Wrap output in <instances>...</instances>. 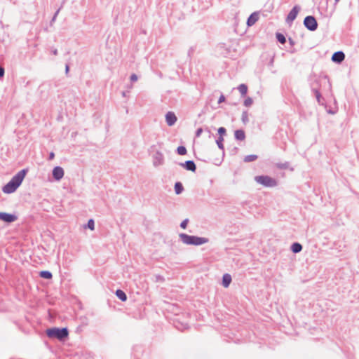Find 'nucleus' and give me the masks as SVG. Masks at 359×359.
I'll return each mask as SVG.
<instances>
[{
	"instance_id": "obj_1",
	"label": "nucleus",
	"mask_w": 359,
	"mask_h": 359,
	"mask_svg": "<svg viewBox=\"0 0 359 359\" xmlns=\"http://www.w3.org/2000/svg\"><path fill=\"white\" fill-rule=\"evenodd\" d=\"M29 171L28 168H24L15 174L11 180L2 187L4 194H12L21 185L24 178Z\"/></svg>"
},
{
	"instance_id": "obj_2",
	"label": "nucleus",
	"mask_w": 359,
	"mask_h": 359,
	"mask_svg": "<svg viewBox=\"0 0 359 359\" xmlns=\"http://www.w3.org/2000/svg\"><path fill=\"white\" fill-rule=\"evenodd\" d=\"M46 334L49 339L65 341L69 337V330L67 327H53L48 328Z\"/></svg>"
},
{
	"instance_id": "obj_3",
	"label": "nucleus",
	"mask_w": 359,
	"mask_h": 359,
	"mask_svg": "<svg viewBox=\"0 0 359 359\" xmlns=\"http://www.w3.org/2000/svg\"><path fill=\"white\" fill-rule=\"evenodd\" d=\"M179 237L183 243L189 245H201L208 243L209 241L208 238H207L199 237L197 236H191L184 233H180Z\"/></svg>"
},
{
	"instance_id": "obj_4",
	"label": "nucleus",
	"mask_w": 359,
	"mask_h": 359,
	"mask_svg": "<svg viewBox=\"0 0 359 359\" xmlns=\"http://www.w3.org/2000/svg\"><path fill=\"white\" fill-rule=\"evenodd\" d=\"M255 180L257 183L266 187H274L278 184L276 180L269 175L255 176Z\"/></svg>"
},
{
	"instance_id": "obj_5",
	"label": "nucleus",
	"mask_w": 359,
	"mask_h": 359,
	"mask_svg": "<svg viewBox=\"0 0 359 359\" xmlns=\"http://www.w3.org/2000/svg\"><path fill=\"white\" fill-rule=\"evenodd\" d=\"M303 24L304 27L311 32H314L318 29V22L316 18L313 15H308L305 17Z\"/></svg>"
},
{
	"instance_id": "obj_6",
	"label": "nucleus",
	"mask_w": 359,
	"mask_h": 359,
	"mask_svg": "<svg viewBox=\"0 0 359 359\" xmlns=\"http://www.w3.org/2000/svg\"><path fill=\"white\" fill-rule=\"evenodd\" d=\"M17 219L18 217L15 214L0 212V220L6 223L10 224L15 222Z\"/></svg>"
},
{
	"instance_id": "obj_7",
	"label": "nucleus",
	"mask_w": 359,
	"mask_h": 359,
	"mask_svg": "<svg viewBox=\"0 0 359 359\" xmlns=\"http://www.w3.org/2000/svg\"><path fill=\"white\" fill-rule=\"evenodd\" d=\"M300 10H301V7L299 5H295L289 12V13L286 18V22L287 23L292 22L296 19Z\"/></svg>"
},
{
	"instance_id": "obj_8",
	"label": "nucleus",
	"mask_w": 359,
	"mask_h": 359,
	"mask_svg": "<svg viewBox=\"0 0 359 359\" xmlns=\"http://www.w3.org/2000/svg\"><path fill=\"white\" fill-rule=\"evenodd\" d=\"M309 81V86L313 92L319 90V88L320 86V79L316 75L311 76Z\"/></svg>"
},
{
	"instance_id": "obj_9",
	"label": "nucleus",
	"mask_w": 359,
	"mask_h": 359,
	"mask_svg": "<svg viewBox=\"0 0 359 359\" xmlns=\"http://www.w3.org/2000/svg\"><path fill=\"white\" fill-rule=\"evenodd\" d=\"M164 163V156L163 154L157 151L153 156V165L154 167H158Z\"/></svg>"
},
{
	"instance_id": "obj_10",
	"label": "nucleus",
	"mask_w": 359,
	"mask_h": 359,
	"mask_svg": "<svg viewBox=\"0 0 359 359\" xmlns=\"http://www.w3.org/2000/svg\"><path fill=\"white\" fill-rule=\"evenodd\" d=\"M65 172L62 167L55 166L52 171V175L54 180L60 181L64 176Z\"/></svg>"
},
{
	"instance_id": "obj_11",
	"label": "nucleus",
	"mask_w": 359,
	"mask_h": 359,
	"mask_svg": "<svg viewBox=\"0 0 359 359\" xmlns=\"http://www.w3.org/2000/svg\"><path fill=\"white\" fill-rule=\"evenodd\" d=\"M179 165L189 171L195 172L196 170V163L192 160H188L184 163H180Z\"/></svg>"
},
{
	"instance_id": "obj_12",
	"label": "nucleus",
	"mask_w": 359,
	"mask_h": 359,
	"mask_svg": "<svg viewBox=\"0 0 359 359\" xmlns=\"http://www.w3.org/2000/svg\"><path fill=\"white\" fill-rule=\"evenodd\" d=\"M345 59V54L343 51H337L332 55V60L337 64L341 63Z\"/></svg>"
},
{
	"instance_id": "obj_13",
	"label": "nucleus",
	"mask_w": 359,
	"mask_h": 359,
	"mask_svg": "<svg viewBox=\"0 0 359 359\" xmlns=\"http://www.w3.org/2000/svg\"><path fill=\"white\" fill-rule=\"evenodd\" d=\"M177 118L172 111H168L165 114V121L168 126H172L176 123Z\"/></svg>"
},
{
	"instance_id": "obj_14",
	"label": "nucleus",
	"mask_w": 359,
	"mask_h": 359,
	"mask_svg": "<svg viewBox=\"0 0 359 359\" xmlns=\"http://www.w3.org/2000/svg\"><path fill=\"white\" fill-rule=\"evenodd\" d=\"M259 20V13L254 12L250 15L247 20V25L248 27H251L255 24V22Z\"/></svg>"
},
{
	"instance_id": "obj_15",
	"label": "nucleus",
	"mask_w": 359,
	"mask_h": 359,
	"mask_svg": "<svg viewBox=\"0 0 359 359\" xmlns=\"http://www.w3.org/2000/svg\"><path fill=\"white\" fill-rule=\"evenodd\" d=\"M232 280L231 276L229 273H225L222 276V285L224 287H228Z\"/></svg>"
},
{
	"instance_id": "obj_16",
	"label": "nucleus",
	"mask_w": 359,
	"mask_h": 359,
	"mask_svg": "<svg viewBox=\"0 0 359 359\" xmlns=\"http://www.w3.org/2000/svg\"><path fill=\"white\" fill-rule=\"evenodd\" d=\"M236 140L243 141L245 138V131L242 129L236 130L234 133Z\"/></svg>"
},
{
	"instance_id": "obj_17",
	"label": "nucleus",
	"mask_w": 359,
	"mask_h": 359,
	"mask_svg": "<svg viewBox=\"0 0 359 359\" xmlns=\"http://www.w3.org/2000/svg\"><path fill=\"white\" fill-rule=\"evenodd\" d=\"M293 253H299L302 250V245L297 242L293 243L290 247Z\"/></svg>"
},
{
	"instance_id": "obj_18",
	"label": "nucleus",
	"mask_w": 359,
	"mask_h": 359,
	"mask_svg": "<svg viewBox=\"0 0 359 359\" xmlns=\"http://www.w3.org/2000/svg\"><path fill=\"white\" fill-rule=\"evenodd\" d=\"M115 294L116 297L122 302H126L127 300V295L123 290L118 289L116 290Z\"/></svg>"
},
{
	"instance_id": "obj_19",
	"label": "nucleus",
	"mask_w": 359,
	"mask_h": 359,
	"mask_svg": "<svg viewBox=\"0 0 359 359\" xmlns=\"http://www.w3.org/2000/svg\"><path fill=\"white\" fill-rule=\"evenodd\" d=\"M175 192L177 195H180L184 191V187L180 182H177L174 186Z\"/></svg>"
},
{
	"instance_id": "obj_20",
	"label": "nucleus",
	"mask_w": 359,
	"mask_h": 359,
	"mask_svg": "<svg viewBox=\"0 0 359 359\" xmlns=\"http://www.w3.org/2000/svg\"><path fill=\"white\" fill-rule=\"evenodd\" d=\"M39 276L42 278L50 280L53 278V274L49 271H41L39 272Z\"/></svg>"
},
{
	"instance_id": "obj_21",
	"label": "nucleus",
	"mask_w": 359,
	"mask_h": 359,
	"mask_svg": "<svg viewBox=\"0 0 359 359\" xmlns=\"http://www.w3.org/2000/svg\"><path fill=\"white\" fill-rule=\"evenodd\" d=\"M238 89L241 94V96L244 97L248 93V86L246 84L242 83L238 86Z\"/></svg>"
},
{
	"instance_id": "obj_22",
	"label": "nucleus",
	"mask_w": 359,
	"mask_h": 359,
	"mask_svg": "<svg viewBox=\"0 0 359 359\" xmlns=\"http://www.w3.org/2000/svg\"><path fill=\"white\" fill-rule=\"evenodd\" d=\"M276 39L277 41L281 43V44H284L286 42V38L285 36V35L282 33H280V32H277L276 34Z\"/></svg>"
},
{
	"instance_id": "obj_23",
	"label": "nucleus",
	"mask_w": 359,
	"mask_h": 359,
	"mask_svg": "<svg viewBox=\"0 0 359 359\" xmlns=\"http://www.w3.org/2000/svg\"><path fill=\"white\" fill-rule=\"evenodd\" d=\"M258 158V156L255 154H250L244 157V162L249 163L256 161Z\"/></svg>"
},
{
	"instance_id": "obj_24",
	"label": "nucleus",
	"mask_w": 359,
	"mask_h": 359,
	"mask_svg": "<svg viewBox=\"0 0 359 359\" xmlns=\"http://www.w3.org/2000/svg\"><path fill=\"white\" fill-rule=\"evenodd\" d=\"M223 142H224V138L222 137H219L217 140H216V143L218 146V148L221 150H222L223 151V155H224V144H223Z\"/></svg>"
},
{
	"instance_id": "obj_25",
	"label": "nucleus",
	"mask_w": 359,
	"mask_h": 359,
	"mask_svg": "<svg viewBox=\"0 0 359 359\" xmlns=\"http://www.w3.org/2000/svg\"><path fill=\"white\" fill-rule=\"evenodd\" d=\"M187 151L184 146H179L177 148V153L179 155H181V156L185 155V154H187Z\"/></svg>"
},
{
	"instance_id": "obj_26",
	"label": "nucleus",
	"mask_w": 359,
	"mask_h": 359,
	"mask_svg": "<svg viewBox=\"0 0 359 359\" xmlns=\"http://www.w3.org/2000/svg\"><path fill=\"white\" fill-rule=\"evenodd\" d=\"M241 120H242V122H243L244 124H246L247 123H248L249 119H248V111H244L242 113Z\"/></svg>"
},
{
	"instance_id": "obj_27",
	"label": "nucleus",
	"mask_w": 359,
	"mask_h": 359,
	"mask_svg": "<svg viewBox=\"0 0 359 359\" xmlns=\"http://www.w3.org/2000/svg\"><path fill=\"white\" fill-rule=\"evenodd\" d=\"M86 227L89 229H90V230H94V229H95V222H94V220L93 219H88Z\"/></svg>"
},
{
	"instance_id": "obj_28",
	"label": "nucleus",
	"mask_w": 359,
	"mask_h": 359,
	"mask_svg": "<svg viewBox=\"0 0 359 359\" xmlns=\"http://www.w3.org/2000/svg\"><path fill=\"white\" fill-rule=\"evenodd\" d=\"M276 167L279 169H287L289 167V163L285 162V163H280L276 164Z\"/></svg>"
},
{
	"instance_id": "obj_29",
	"label": "nucleus",
	"mask_w": 359,
	"mask_h": 359,
	"mask_svg": "<svg viewBox=\"0 0 359 359\" xmlns=\"http://www.w3.org/2000/svg\"><path fill=\"white\" fill-rule=\"evenodd\" d=\"M313 93L315 94L316 98L317 100V102L320 104H322L321 100L323 99L321 94L319 90L313 91Z\"/></svg>"
},
{
	"instance_id": "obj_30",
	"label": "nucleus",
	"mask_w": 359,
	"mask_h": 359,
	"mask_svg": "<svg viewBox=\"0 0 359 359\" xmlns=\"http://www.w3.org/2000/svg\"><path fill=\"white\" fill-rule=\"evenodd\" d=\"M219 137H222L226 135V130L224 127H220L217 130Z\"/></svg>"
},
{
	"instance_id": "obj_31",
	"label": "nucleus",
	"mask_w": 359,
	"mask_h": 359,
	"mask_svg": "<svg viewBox=\"0 0 359 359\" xmlns=\"http://www.w3.org/2000/svg\"><path fill=\"white\" fill-rule=\"evenodd\" d=\"M253 102V100L251 97H248L245 100H244V102H243V104L245 106V107H250L252 105Z\"/></svg>"
},
{
	"instance_id": "obj_32",
	"label": "nucleus",
	"mask_w": 359,
	"mask_h": 359,
	"mask_svg": "<svg viewBox=\"0 0 359 359\" xmlns=\"http://www.w3.org/2000/svg\"><path fill=\"white\" fill-rule=\"evenodd\" d=\"M189 223V219H185L180 223V227L183 229H185L187 226V224Z\"/></svg>"
},
{
	"instance_id": "obj_33",
	"label": "nucleus",
	"mask_w": 359,
	"mask_h": 359,
	"mask_svg": "<svg viewBox=\"0 0 359 359\" xmlns=\"http://www.w3.org/2000/svg\"><path fill=\"white\" fill-rule=\"evenodd\" d=\"M60 11V8H58V9L56 11V12L55 13L54 15L53 16V18H52V19H51V20H50V24H52L53 22H54L55 21L56 18H57V15H58V13H59Z\"/></svg>"
},
{
	"instance_id": "obj_34",
	"label": "nucleus",
	"mask_w": 359,
	"mask_h": 359,
	"mask_svg": "<svg viewBox=\"0 0 359 359\" xmlns=\"http://www.w3.org/2000/svg\"><path fill=\"white\" fill-rule=\"evenodd\" d=\"M203 130L202 128H198L196 131V133H195V135L196 137H199L201 136V135L202 134Z\"/></svg>"
},
{
	"instance_id": "obj_35",
	"label": "nucleus",
	"mask_w": 359,
	"mask_h": 359,
	"mask_svg": "<svg viewBox=\"0 0 359 359\" xmlns=\"http://www.w3.org/2000/svg\"><path fill=\"white\" fill-rule=\"evenodd\" d=\"M130 79L132 82H135V81H137V79H138V77L135 74H132L130 75Z\"/></svg>"
},
{
	"instance_id": "obj_36",
	"label": "nucleus",
	"mask_w": 359,
	"mask_h": 359,
	"mask_svg": "<svg viewBox=\"0 0 359 359\" xmlns=\"http://www.w3.org/2000/svg\"><path fill=\"white\" fill-rule=\"evenodd\" d=\"M226 98L224 95H221L218 100V104H221L225 101Z\"/></svg>"
},
{
	"instance_id": "obj_37",
	"label": "nucleus",
	"mask_w": 359,
	"mask_h": 359,
	"mask_svg": "<svg viewBox=\"0 0 359 359\" xmlns=\"http://www.w3.org/2000/svg\"><path fill=\"white\" fill-rule=\"evenodd\" d=\"M5 69L4 67L0 66V78H3L4 76Z\"/></svg>"
},
{
	"instance_id": "obj_38",
	"label": "nucleus",
	"mask_w": 359,
	"mask_h": 359,
	"mask_svg": "<svg viewBox=\"0 0 359 359\" xmlns=\"http://www.w3.org/2000/svg\"><path fill=\"white\" fill-rule=\"evenodd\" d=\"M238 150V147H234L232 148V149L231 150L230 152H231V154L232 155H234V154H236L237 153Z\"/></svg>"
},
{
	"instance_id": "obj_39",
	"label": "nucleus",
	"mask_w": 359,
	"mask_h": 359,
	"mask_svg": "<svg viewBox=\"0 0 359 359\" xmlns=\"http://www.w3.org/2000/svg\"><path fill=\"white\" fill-rule=\"evenodd\" d=\"M194 50H195V48L194 47H190V48L189 49V51H188L189 57H191V55L193 54Z\"/></svg>"
},
{
	"instance_id": "obj_40",
	"label": "nucleus",
	"mask_w": 359,
	"mask_h": 359,
	"mask_svg": "<svg viewBox=\"0 0 359 359\" xmlns=\"http://www.w3.org/2000/svg\"><path fill=\"white\" fill-rule=\"evenodd\" d=\"M55 158L54 152H50L48 155V160H53Z\"/></svg>"
},
{
	"instance_id": "obj_41",
	"label": "nucleus",
	"mask_w": 359,
	"mask_h": 359,
	"mask_svg": "<svg viewBox=\"0 0 359 359\" xmlns=\"http://www.w3.org/2000/svg\"><path fill=\"white\" fill-rule=\"evenodd\" d=\"M69 72V66L68 64L65 65V74L67 76Z\"/></svg>"
},
{
	"instance_id": "obj_42",
	"label": "nucleus",
	"mask_w": 359,
	"mask_h": 359,
	"mask_svg": "<svg viewBox=\"0 0 359 359\" xmlns=\"http://www.w3.org/2000/svg\"><path fill=\"white\" fill-rule=\"evenodd\" d=\"M289 43H290V44L292 46L294 45V40H293L292 39H291V38H289Z\"/></svg>"
},
{
	"instance_id": "obj_43",
	"label": "nucleus",
	"mask_w": 359,
	"mask_h": 359,
	"mask_svg": "<svg viewBox=\"0 0 359 359\" xmlns=\"http://www.w3.org/2000/svg\"><path fill=\"white\" fill-rule=\"evenodd\" d=\"M51 53L55 55H57V50L56 48H53L52 50H51Z\"/></svg>"
},
{
	"instance_id": "obj_44",
	"label": "nucleus",
	"mask_w": 359,
	"mask_h": 359,
	"mask_svg": "<svg viewBox=\"0 0 359 359\" xmlns=\"http://www.w3.org/2000/svg\"><path fill=\"white\" fill-rule=\"evenodd\" d=\"M205 131L209 134V136L210 135L211 132H210V129L208 128H206Z\"/></svg>"
},
{
	"instance_id": "obj_45",
	"label": "nucleus",
	"mask_w": 359,
	"mask_h": 359,
	"mask_svg": "<svg viewBox=\"0 0 359 359\" xmlns=\"http://www.w3.org/2000/svg\"><path fill=\"white\" fill-rule=\"evenodd\" d=\"M122 95H123V96H126V93H125V92H123V93H122Z\"/></svg>"
},
{
	"instance_id": "obj_46",
	"label": "nucleus",
	"mask_w": 359,
	"mask_h": 359,
	"mask_svg": "<svg viewBox=\"0 0 359 359\" xmlns=\"http://www.w3.org/2000/svg\"><path fill=\"white\" fill-rule=\"evenodd\" d=\"M334 1H335V4H337L339 1V0H334Z\"/></svg>"
}]
</instances>
